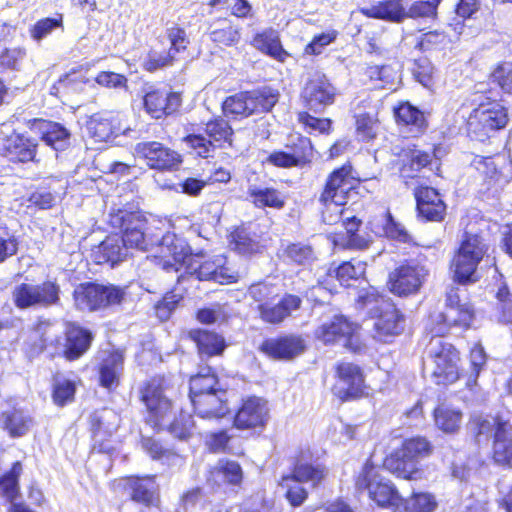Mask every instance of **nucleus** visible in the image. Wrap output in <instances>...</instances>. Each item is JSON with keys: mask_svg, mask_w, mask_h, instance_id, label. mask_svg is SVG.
Listing matches in <instances>:
<instances>
[{"mask_svg": "<svg viewBox=\"0 0 512 512\" xmlns=\"http://www.w3.org/2000/svg\"><path fill=\"white\" fill-rule=\"evenodd\" d=\"M253 46L270 55L276 61L284 62L289 56L288 52L283 49L278 31L269 28L258 33L252 42Z\"/></svg>", "mask_w": 512, "mask_h": 512, "instance_id": "nucleus-27", "label": "nucleus"}, {"mask_svg": "<svg viewBox=\"0 0 512 512\" xmlns=\"http://www.w3.org/2000/svg\"><path fill=\"white\" fill-rule=\"evenodd\" d=\"M487 250L480 236L466 235L451 264L454 280L462 284L477 281V267Z\"/></svg>", "mask_w": 512, "mask_h": 512, "instance_id": "nucleus-7", "label": "nucleus"}, {"mask_svg": "<svg viewBox=\"0 0 512 512\" xmlns=\"http://www.w3.org/2000/svg\"><path fill=\"white\" fill-rule=\"evenodd\" d=\"M165 93L160 91L148 92L144 97V106L153 118H161L166 114Z\"/></svg>", "mask_w": 512, "mask_h": 512, "instance_id": "nucleus-62", "label": "nucleus"}, {"mask_svg": "<svg viewBox=\"0 0 512 512\" xmlns=\"http://www.w3.org/2000/svg\"><path fill=\"white\" fill-rule=\"evenodd\" d=\"M76 386L75 382L62 377L56 376L53 384V401L58 406H64L74 399Z\"/></svg>", "mask_w": 512, "mask_h": 512, "instance_id": "nucleus-50", "label": "nucleus"}, {"mask_svg": "<svg viewBox=\"0 0 512 512\" xmlns=\"http://www.w3.org/2000/svg\"><path fill=\"white\" fill-rule=\"evenodd\" d=\"M217 476H222L224 481L230 484H239L243 474L240 465L235 461L221 460L213 471Z\"/></svg>", "mask_w": 512, "mask_h": 512, "instance_id": "nucleus-59", "label": "nucleus"}, {"mask_svg": "<svg viewBox=\"0 0 512 512\" xmlns=\"http://www.w3.org/2000/svg\"><path fill=\"white\" fill-rule=\"evenodd\" d=\"M508 122L506 109L496 101L480 103L468 119V129L479 140H484L493 131L502 129Z\"/></svg>", "mask_w": 512, "mask_h": 512, "instance_id": "nucleus-9", "label": "nucleus"}, {"mask_svg": "<svg viewBox=\"0 0 512 512\" xmlns=\"http://www.w3.org/2000/svg\"><path fill=\"white\" fill-rule=\"evenodd\" d=\"M432 446L424 437H413L403 441L401 448L391 453L384 465L397 477L412 480L417 479L420 472L418 459L428 456Z\"/></svg>", "mask_w": 512, "mask_h": 512, "instance_id": "nucleus-5", "label": "nucleus"}, {"mask_svg": "<svg viewBox=\"0 0 512 512\" xmlns=\"http://www.w3.org/2000/svg\"><path fill=\"white\" fill-rule=\"evenodd\" d=\"M205 132L212 143L215 144V147L222 146L226 142L231 143L233 131L224 119L217 118L209 121L206 124Z\"/></svg>", "mask_w": 512, "mask_h": 512, "instance_id": "nucleus-48", "label": "nucleus"}, {"mask_svg": "<svg viewBox=\"0 0 512 512\" xmlns=\"http://www.w3.org/2000/svg\"><path fill=\"white\" fill-rule=\"evenodd\" d=\"M360 223V220L355 217L347 218V220L344 222L346 233L337 234L333 238L334 245L336 247L351 249H364L368 247L369 240L356 234Z\"/></svg>", "mask_w": 512, "mask_h": 512, "instance_id": "nucleus-35", "label": "nucleus"}, {"mask_svg": "<svg viewBox=\"0 0 512 512\" xmlns=\"http://www.w3.org/2000/svg\"><path fill=\"white\" fill-rule=\"evenodd\" d=\"M218 379L214 373L208 369L205 373H198L190 379V398H199L207 393H212L221 388L218 387Z\"/></svg>", "mask_w": 512, "mask_h": 512, "instance_id": "nucleus-39", "label": "nucleus"}, {"mask_svg": "<svg viewBox=\"0 0 512 512\" xmlns=\"http://www.w3.org/2000/svg\"><path fill=\"white\" fill-rule=\"evenodd\" d=\"M394 115L398 122L411 125L418 131H422L426 126L424 114L408 102L401 103L398 107H395Z\"/></svg>", "mask_w": 512, "mask_h": 512, "instance_id": "nucleus-40", "label": "nucleus"}, {"mask_svg": "<svg viewBox=\"0 0 512 512\" xmlns=\"http://www.w3.org/2000/svg\"><path fill=\"white\" fill-rule=\"evenodd\" d=\"M366 264L362 261L344 262L335 270L336 278L342 285H349V281L358 279L365 274Z\"/></svg>", "mask_w": 512, "mask_h": 512, "instance_id": "nucleus-54", "label": "nucleus"}, {"mask_svg": "<svg viewBox=\"0 0 512 512\" xmlns=\"http://www.w3.org/2000/svg\"><path fill=\"white\" fill-rule=\"evenodd\" d=\"M492 459L501 467L512 468V426L498 431L493 441Z\"/></svg>", "mask_w": 512, "mask_h": 512, "instance_id": "nucleus-30", "label": "nucleus"}, {"mask_svg": "<svg viewBox=\"0 0 512 512\" xmlns=\"http://www.w3.org/2000/svg\"><path fill=\"white\" fill-rule=\"evenodd\" d=\"M13 301L20 309H26L38 305L36 290L33 284L23 283L13 290Z\"/></svg>", "mask_w": 512, "mask_h": 512, "instance_id": "nucleus-57", "label": "nucleus"}, {"mask_svg": "<svg viewBox=\"0 0 512 512\" xmlns=\"http://www.w3.org/2000/svg\"><path fill=\"white\" fill-rule=\"evenodd\" d=\"M419 214L429 221H441L444 218L446 205L439 193L431 187H420L415 192Z\"/></svg>", "mask_w": 512, "mask_h": 512, "instance_id": "nucleus-20", "label": "nucleus"}, {"mask_svg": "<svg viewBox=\"0 0 512 512\" xmlns=\"http://www.w3.org/2000/svg\"><path fill=\"white\" fill-rule=\"evenodd\" d=\"M160 250L159 263L168 272L186 269L189 258L194 257L186 241L174 233H167L162 237Z\"/></svg>", "mask_w": 512, "mask_h": 512, "instance_id": "nucleus-12", "label": "nucleus"}, {"mask_svg": "<svg viewBox=\"0 0 512 512\" xmlns=\"http://www.w3.org/2000/svg\"><path fill=\"white\" fill-rule=\"evenodd\" d=\"M134 152L137 158L145 161L151 169L162 171L177 170L182 164V156L157 141L137 143Z\"/></svg>", "mask_w": 512, "mask_h": 512, "instance_id": "nucleus-10", "label": "nucleus"}, {"mask_svg": "<svg viewBox=\"0 0 512 512\" xmlns=\"http://www.w3.org/2000/svg\"><path fill=\"white\" fill-rule=\"evenodd\" d=\"M290 475L302 483L311 482L313 486H317L324 480L327 471L319 464L298 463Z\"/></svg>", "mask_w": 512, "mask_h": 512, "instance_id": "nucleus-43", "label": "nucleus"}, {"mask_svg": "<svg viewBox=\"0 0 512 512\" xmlns=\"http://www.w3.org/2000/svg\"><path fill=\"white\" fill-rule=\"evenodd\" d=\"M356 330L357 326L345 317L334 316L333 319L324 322L316 330V337L326 344L334 343L341 339H352Z\"/></svg>", "mask_w": 512, "mask_h": 512, "instance_id": "nucleus-22", "label": "nucleus"}, {"mask_svg": "<svg viewBox=\"0 0 512 512\" xmlns=\"http://www.w3.org/2000/svg\"><path fill=\"white\" fill-rule=\"evenodd\" d=\"M462 411L447 404H441L434 410L436 427L446 434L456 433L462 423Z\"/></svg>", "mask_w": 512, "mask_h": 512, "instance_id": "nucleus-34", "label": "nucleus"}, {"mask_svg": "<svg viewBox=\"0 0 512 512\" xmlns=\"http://www.w3.org/2000/svg\"><path fill=\"white\" fill-rule=\"evenodd\" d=\"M365 390L364 376L361 369L352 363H341L337 366V381L334 393L342 400L357 398Z\"/></svg>", "mask_w": 512, "mask_h": 512, "instance_id": "nucleus-15", "label": "nucleus"}, {"mask_svg": "<svg viewBox=\"0 0 512 512\" xmlns=\"http://www.w3.org/2000/svg\"><path fill=\"white\" fill-rule=\"evenodd\" d=\"M249 93V99L255 106V112H268L278 102L279 93L271 88H263Z\"/></svg>", "mask_w": 512, "mask_h": 512, "instance_id": "nucleus-52", "label": "nucleus"}, {"mask_svg": "<svg viewBox=\"0 0 512 512\" xmlns=\"http://www.w3.org/2000/svg\"><path fill=\"white\" fill-rule=\"evenodd\" d=\"M382 234L399 242L410 241L407 230L400 223L395 222L390 214H386L382 218Z\"/></svg>", "mask_w": 512, "mask_h": 512, "instance_id": "nucleus-61", "label": "nucleus"}, {"mask_svg": "<svg viewBox=\"0 0 512 512\" xmlns=\"http://www.w3.org/2000/svg\"><path fill=\"white\" fill-rule=\"evenodd\" d=\"M285 257L298 265L308 266L316 260L312 247L302 243L288 245L284 250Z\"/></svg>", "mask_w": 512, "mask_h": 512, "instance_id": "nucleus-49", "label": "nucleus"}, {"mask_svg": "<svg viewBox=\"0 0 512 512\" xmlns=\"http://www.w3.org/2000/svg\"><path fill=\"white\" fill-rule=\"evenodd\" d=\"M187 145L200 157L207 158L215 149V144L202 135L191 134L183 139Z\"/></svg>", "mask_w": 512, "mask_h": 512, "instance_id": "nucleus-64", "label": "nucleus"}, {"mask_svg": "<svg viewBox=\"0 0 512 512\" xmlns=\"http://www.w3.org/2000/svg\"><path fill=\"white\" fill-rule=\"evenodd\" d=\"M473 310L468 303L445 308V311L431 316L430 331L435 336L444 335L450 326L469 327L473 321Z\"/></svg>", "mask_w": 512, "mask_h": 512, "instance_id": "nucleus-17", "label": "nucleus"}, {"mask_svg": "<svg viewBox=\"0 0 512 512\" xmlns=\"http://www.w3.org/2000/svg\"><path fill=\"white\" fill-rule=\"evenodd\" d=\"M127 251L128 248L121 239V236L113 234L102 241L93 251V257L98 264L110 262L114 265L127 256Z\"/></svg>", "mask_w": 512, "mask_h": 512, "instance_id": "nucleus-25", "label": "nucleus"}, {"mask_svg": "<svg viewBox=\"0 0 512 512\" xmlns=\"http://www.w3.org/2000/svg\"><path fill=\"white\" fill-rule=\"evenodd\" d=\"M310 157L311 147H308V151H305L301 154H289L281 151L273 152L267 157L266 162L276 167L289 168L293 166L303 165L309 162Z\"/></svg>", "mask_w": 512, "mask_h": 512, "instance_id": "nucleus-44", "label": "nucleus"}, {"mask_svg": "<svg viewBox=\"0 0 512 512\" xmlns=\"http://www.w3.org/2000/svg\"><path fill=\"white\" fill-rule=\"evenodd\" d=\"M37 144L30 138L23 135H14L10 138L11 152L22 162L33 160Z\"/></svg>", "mask_w": 512, "mask_h": 512, "instance_id": "nucleus-53", "label": "nucleus"}, {"mask_svg": "<svg viewBox=\"0 0 512 512\" xmlns=\"http://www.w3.org/2000/svg\"><path fill=\"white\" fill-rule=\"evenodd\" d=\"M110 223L114 227L124 229V235L121 239L127 248L140 250L147 248L144 234L146 221L139 214L119 210L117 213L111 214Z\"/></svg>", "mask_w": 512, "mask_h": 512, "instance_id": "nucleus-13", "label": "nucleus"}, {"mask_svg": "<svg viewBox=\"0 0 512 512\" xmlns=\"http://www.w3.org/2000/svg\"><path fill=\"white\" fill-rule=\"evenodd\" d=\"M142 400L148 411V422L153 426L159 428L168 426L171 434L179 439H185L193 434L195 425L189 414H180L174 422L168 425L172 404L164 395L161 380L154 379L145 386Z\"/></svg>", "mask_w": 512, "mask_h": 512, "instance_id": "nucleus-1", "label": "nucleus"}, {"mask_svg": "<svg viewBox=\"0 0 512 512\" xmlns=\"http://www.w3.org/2000/svg\"><path fill=\"white\" fill-rule=\"evenodd\" d=\"M128 488L132 499L136 502L153 505L158 501V485L152 476L130 478Z\"/></svg>", "mask_w": 512, "mask_h": 512, "instance_id": "nucleus-28", "label": "nucleus"}, {"mask_svg": "<svg viewBox=\"0 0 512 512\" xmlns=\"http://www.w3.org/2000/svg\"><path fill=\"white\" fill-rule=\"evenodd\" d=\"M230 237V246L240 254L250 255L261 249L259 242L252 238L244 228L236 229Z\"/></svg>", "mask_w": 512, "mask_h": 512, "instance_id": "nucleus-47", "label": "nucleus"}, {"mask_svg": "<svg viewBox=\"0 0 512 512\" xmlns=\"http://www.w3.org/2000/svg\"><path fill=\"white\" fill-rule=\"evenodd\" d=\"M471 166L488 187H502L512 179V165L505 161L499 164L494 158L477 155L473 158Z\"/></svg>", "mask_w": 512, "mask_h": 512, "instance_id": "nucleus-16", "label": "nucleus"}, {"mask_svg": "<svg viewBox=\"0 0 512 512\" xmlns=\"http://www.w3.org/2000/svg\"><path fill=\"white\" fill-rule=\"evenodd\" d=\"M358 491L366 492L368 497L380 507H392L400 512L402 498L392 482L380 474V469L367 461L355 479Z\"/></svg>", "mask_w": 512, "mask_h": 512, "instance_id": "nucleus-3", "label": "nucleus"}, {"mask_svg": "<svg viewBox=\"0 0 512 512\" xmlns=\"http://www.w3.org/2000/svg\"><path fill=\"white\" fill-rule=\"evenodd\" d=\"M22 472L20 462H15L11 471L0 479V492L10 501L18 494V477Z\"/></svg>", "mask_w": 512, "mask_h": 512, "instance_id": "nucleus-55", "label": "nucleus"}, {"mask_svg": "<svg viewBox=\"0 0 512 512\" xmlns=\"http://www.w3.org/2000/svg\"><path fill=\"white\" fill-rule=\"evenodd\" d=\"M114 119L93 117L88 123V131L92 138L98 142L108 141L112 136L118 135L119 129Z\"/></svg>", "mask_w": 512, "mask_h": 512, "instance_id": "nucleus-42", "label": "nucleus"}, {"mask_svg": "<svg viewBox=\"0 0 512 512\" xmlns=\"http://www.w3.org/2000/svg\"><path fill=\"white\" fill-rule=\"evenodd\" d=\"M357 185L358 179L355 177L350 164L335 169L328 176L319 199L325 206L322 215L326 223L332 224L337 221L343 212L341 207L347 203Z\"/></svg>", "mask_w": 512, "mask_h": 512, "instance_id": "nucleus-2", "label": "nucleus"}, {"mask_svg": "<svg viewBox=\"0 0 512 512\" xmlns=\"http://www.w3.org/2000/svg\"><path fill=\"white\" fill-rule=\"evenodd\" d=\"M32 425V420L22 411H12L5 414V427L13 437L23 436L28 432Z\"/></svg>", "mask_w": 512, "mask_h": 512, "instance_id": "nucleus-51", "label": "nucleus"}, {"mask_svg": "<svg viewBox=\"0 0 512 512\" xmlns=\"http://www.w3.org/2000/svg\"><path fill=\"white\" fill-rule=\"evenodd\" d=\"M167 37L170 42V49L168 51L169 60L177 61L176 53L185 50L189 43L187 34L183 28L173 26L167 29Z\"/></svg>", "mask_w": 512, "mask_h": 512, "instance_id": "nucleus-58", "label": "nucleus"}, {"mask_svg": "<svg viewBox=\"0 0 512 512\" xmlns=\"http://www.w3.org/2000/svg\"><path fill=\"white\" fill-rule=\"evenodd\" d=\"M428 275V270L421 264L410 262L394 269L389 274V290L398 296L417 293Z\"/></svg>", "mask_w": 512, "mask_h": 512, "instance_id": "nucleus-11", "label": "nucleus"}, {"mask_svg": "<svg viewBox=\"0 0 512 512\" xmlns=\"http://www.w3.org/2000/svg\"><path fill=\"white\" fill-rule=\"evenodd\" d=\"M401 161V173L403 177H413L414 173L425 167L431 161L428 153L416 149H404L399 155Z\"/></svg>", "mask_w": 512, "mask_h": 512, "instance_id": "nucleus-37", "label": "nucleus"}, {"mask_svg": "<svg viewBox=\"0 0 512 512\" xmlns=\"http://www.w3.org/2000/svg\"><path fill=\"white\" fill-rule=\"evenodd\" d=\"M248 195L255 206L282 208L284 205V196L273 188H263L252 185L248 189Z\"/></svg>", "mask_w": 512, "mask_h": 512, "instance_id": "nucleus-38", "label": "nucleus"}, {"mask_svg": "<svg viewBox=\"0 0 512 512\" xmlns=\"http://www.w3.org/2000/svg\"><path fill=\"white\" fill-rule=\"evenodd\" d=\"M267 402L259 397H250L243 401L234 423L237 428L250 429L262 427L268 420Z\"/></svg>", "mask_w": 512, "mask_h": 512, "instance_id": "nucleus-18", "label": "nucleus"}, {"mask_svg": "<svg viewBox=\"0 0 512 512\" xmlns=\"http://www.w3.org/2000/svg\"><path fill=\"white\" fill-rule=\"evenodd\" d=\"M301 299L298 296L288 294L278 303L259 304L258 310L263 321L271 324H278L288 317L292 311L300 307Z\"/></svg>", "mask_w": 512, "mask_h": 512, "instance_id": "nucleus-23", "label": "nucleus"}, {"mask_svg": "<svg viewBox=\"0 0 512 512\" xmlns=\"http://www.w3.org/2000/svg\"><path fill=\"white\" fill-rule=\"evenodd\" d=\"M92 340L91 333L76 325L67 330V339L64 355L67 360L73 361L81 357L89 348Z\"/></svg>", "mask_w": 512, "mask_h": 512, "instance_id": "nucleus-26", "label": "nucleus"}, {"mask_svg": "<svg viewBox=\"0 0 512 512\" xmlns=\"http://www.w3.org/2000/svg\"><path fill=\"white\" fill-rule=\"evenodd\" d=\"M429 356L431 374L437 384H451L459 378V353L450 343L441 339L432 340Z\"/></svg>", "mask_w": 512, "mask_h": 512, "instance_id": "nucleus-8", "label": "nucleus"}, {"mask_svg": "<svg viewBox=\"0 0 512 512\" xmlns=\"http://www.w3.org/2000/svg\"><path fill=\"white\" fill-rule=\"evenodd\" d=\"M362 12L371 18L400 22L407 17L406 10L401 0H386L379 2Z\"/></svg>", "mask_w": 512, "mask_h": 512, "instance_id": "nucleus-33", "label": "nucleus"}, {"mask_svg": "<svg viewBox=\"0 0 512 512\" xmlns=\"http://www.w3.org/2000/svg\"><path fill=\"white\" fill-rule=\"evenodd\" d=\"M510 426L511 425L508 421L498 416H477L471 421V429L479 442L481 441V438L488 439L490 436L496 438L500 428H509Z\"/></svg>", "mask_w": 512, "mask_h": 512, "instance_id": "nucleus-36", "label": "nucleus"}, {"mask_svg": "<svg viewBox=\"0 0 512 512\" xmlns=\"http://www.w3.org/2000/svg\"><path fill=\"white\" fill-rule=\"evenodd\" d=\"M366 307L376 318L374 323V337L380 341H388L389 337L398 335L403 330V316L395 305L374 290L360 296Z\"/></svg>", "mask_w": 512, "mask_h": 512, "instance_id": "nucleus-4", "label": "nucleus"}, {"mask_svg": "<svg viewBox=\"0 0 512 512\" xmlns=\"http://www.w3.org/2000/svg\"><path fill=\"white\" fill-rule=\"evenodd\" d=\"M38 305L49 306L59 301V286L53 281H45L42 284L34 285Z\"/></svg>", "mask_w": 512, "mask_h": 512, "instance_id": "nucleus-60", "label": "nucleus"}, {"mask_svg": "<svg viewBox=\"0 0 512 512\" xmlns=\"http://www.w3.org/2000/svg\"><path fill=\"white\" fill-rule=\"evenodd\" d=\"M302 484L291 475L283 476L280 482L281 488L285 490L286 499L294 507L302 505L308 497V492Z\"/></svg>", "mask_w": 512, "mask_h": 512, "instance_id": "nucleus-46", "label": "nucleus"}, {"mask_svg": "<svg viewBox=\"0 0 512 512\" xmlns=\"http://www.w3.org/2000/svg\"><path fill=\"white\" fill-rule=\"evenodd\" d=\"M189 337L196 343L201 355H219L225 348L223 337L214 332L195 329L189 332Z\"/></svg>", "mask_w": 512, "mask_h": 512, "instance_id": "nucleus-32", "label": "nucleus"}, {"mask_svg": "<svg viewBox=\"0 0 512 512\" xmlns=\"http://www.w3.org/2000/svg\"><path fill=\"white\" fill-rule=\"evenodd\" d=\"M126 297L124 288L114 285L83 283L73 292L74 305L81 311H98L120 305Z\"/></svg>", "mask_w": 512, "mask_h": 512, "instance_id": "nucleus-6", "label": "nucleus"}, {"mask_svg": "<svg viewBox=\"0 0 512 512\" xmlns=\"http://www.w3.org/2000/svg\"><path fill=\"white\" fill-rule=\"evenodd\" d=\"M305 349L304 341L298 336H285L263 342L261 350L275 359H290Z\"/></svg>", "mask_w": 512, "mask_h": 512, "instance_id": "nucleus-21", "label": "nucleus"}, {"mask_svg": "<svg viewBox=\"0 0 512 512\" xmlns=\"http://www.w3.org/2000/svg\"><path fill=\"white\" fill-rule=\"evenodd\" d=\"M225 395V391L220 389L199 398H193L192 404L202 418L223 417L228 411Z\"/></svg>", "mask_w": 512, "mask_h": 512, "instance_id": "nucleus-24", "label": "nucleus"}, {"mask_svg": "<svg viewBox=\"0 0 512 512\" xmlns=\"http://www.w3.org/2000/svg\"><path fill=\"white\" fill-rule=\"evenodd\" d=\"M31 129L40 135L46 145L56 151L64 150L70 144V132L59 123L36 119L33 121Z\"/></svg>", "mask_w": 512, "mask_h": 512, "instance_id": "nucleus-19", "label": "nucleus"}, {"mask_svg": "<svg viewBox=\"0 0 512 512\" xmlns=\"http://www.w3.org/2000/svg\"><path fill=\"white\" fill-rule=\"evenodd\" d=\"M404 512H434L438 506L436 498L428 492L414 493L410 498L402 501Z\"/></svg>", "mask_w": 512, "mask_h": 512, "instance_id": "nucleus-45", "label": "nucleus"}, {"mask_svg": "<svg viewBox=\"0 0 512 512\" xmlns=\"http://www.w3.org/2000/svg\"><path fill=\"white\" fill-rule=\"evenodd\" d=\"M124 357L121 352L110 353L100 365V383L103 387L111 389L117 387L123 371Z\"/></svg>", "mask_w": 512, "mask_h": 512, "instance_id": "nucleus-29", "label": "nucleus"}, {"mask_svg": "<svg viewBox=\"0 0 512 512\" xmlns=\"http://www.w3.org/2000/svg\"><path fill=\"white\" fill-rule=\"evenodd\" d=\"M335 88L324 75L316 74L305 84L302 99L306 107L312 111L320 112L331 105L335 99Z\"/></svg>", "mask_w": 512, "mask_h": 512, "instance_id": "nucleus-14", "label": "nucleus"}, {"mask_svg": "<svg viewBox=\"0 0 512 512\" xmlns=\"http://www.w3.org/2000/svg\"><path fill=\"white\" fill-rule=\"evenodd\" d=\"M225 257L217 256L214 259L204 260L201 254L189 258L185 272L196 275L199 280H214L220 264H224Z\"/></svg>", "mask_w": 512, "mask_h": 512, "instance_id": "nucleus-31", "label": "nucleus"}, {"mask_svg": "<svg viewBox=\"0 0 512 512\" xmlns=\"http://www.w3.org/2000/svg\"><path fill=\"white\" fill-rule=\"evenodd\" d=\"M338 36V32L330 29L319 35H315L312 41L304 48L305 55H320L324 48L334 42Z\"/></svg>", "mask_w": 512, "mask_h": 512, "instance_id": "nucleus-63", "label": "nucleus"}, {"mask_svg": "<svg viewBox=\"0 0 512 512\" xmlns=\"http://www.w3.org/2000/svg\"><path fill=\"white\" fill-rule=\"evenodd\" d=\"M379 130V121L375 115L360 114L356 117V132L363 141L376 137Z\"/></svg>", "mask_w": 512, "mask_h": 512, "instance_id": "nucleus-56", "label": "nucleus"}, {"mask_svg": "<svg viewBox=\"0 0 512 512\" xmlns=\"http://www.w3.org/2000/svg\"><path fill=\"white\" fill-rule=\"evenodd\" d=\"M226 115L247 117L255 113V106L249 99V93H239L228 97L223 103Z\"/></svg>", "mask_w": 512, "mask_h": 512, "instance_id": "nucleus-41", "label": "nucleus"}]
</instances>
